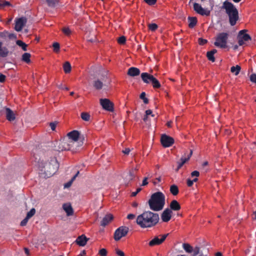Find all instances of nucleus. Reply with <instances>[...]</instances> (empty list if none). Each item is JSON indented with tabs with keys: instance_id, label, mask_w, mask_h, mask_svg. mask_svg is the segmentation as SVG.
I'll use <instances>...</instances> for the list:
<instances>
[{
	"instance_id": "nucleus-20",
	"label": "nucleus",
	"mask_w": 256,
	"mask_h": 256,
	"mask_svg": "<svg viewBox=\"0 0 256 256\" xmlns=\"http://www.w3.org/2000/svg\"><path fill=\"white\" fill-rule=\"evenodd\" d=\"M3 43L0 42V58H6L9 54L8 48L6 46H2Z\"/></svg>"
},
{
	"instance_id": "nucleus-2",
	"label": "nucleus",
	"mask_w": 256,
	"mask_h": 256,
	"mask_svg": "<svg viewBox=\"0 0 256 256\" xmlns=\"http://www.w3.org/2000/svg\"><path fill=\"white\" fill-rule=\"evenodd\" d=\"M159 216L150 211H146L138 216L136 222L142 228H150L155 226L159 221Z\"/></svg>"
},
{
	"instance_id": "nucleus-52",
	"label": "nucleus",
	"mask_w": 256,
	"mask_h": 256,
	"mask_svg": "<svg viewBox=\"0 0 256 256\" xmlns=\"http://www.w3.org/2000/svg\"><path fill=\"white\" fill-rule=\"evenodd\" d=\"M148 5L152 6L155 4L156 0H144Z\"/></svg>"
},
{
	"instance_id": "nucleus-55",
	"label": "nucleus",
	"mask_w": 256,
	"mask_h": 256,
	"mask_svg": "<svg viewBox=\"0 0 256 256\" xmlns=\"http://www.w3.org/2000/svg\"><path fill=\"white\" fill-rule=\"evenodd\" d=\"M141 190H142V188H137V190H136V192H132V193L131 196H136V194H138L140 192V191H141Z\"/></svg>"
},
{
	"instance_id": "nucleus-53",
	"label": "nucleus",
	"mask_w": 256,
	"mask_h": 256,
	"mask_svg": "<svg viewBox=\"0 0 256 256\" xmlns=\"http://www.w3.org/2000/svg\"><path fill=\"white\" fill-rule=\"evenodd\" d=\"M116 252L119 256H125L124 253L119 249H116Z\"/></svg>"
},
{
	"instance_id": "nucleus-24",
	"label": "nucleus",
	"mask_w": 256,
	"mask_h": 256,
	"mask_svg": "<svg viewBox=\"0 0 256 256\" xmlns=\"http://www.w3.org/2000/svg\"><path fill=\"white\" fill-rule=\"evenodd\" d=\"M62 144L64 147V150H71L72 144H74V142L72 141L63 140L62 141Z\"/></svg>"
},
{
	"instance_id": "nucleus-14",
	"label": "nucleus",
	"mask_w": 256,
	"mask_h": 256,
	"mask_svg": "<svg viewBox=\"0 0 256 256\" xmlns=\"http://www.w3.org/2000/svg\"><path fill=\"white\" fill-rule=\"evenodd\" d=\"M80 133L78 130H74L68 134V136L70 139V141H72L75 143L78 139Z\"/></svg>"
},
{
	"instance_id": "nucleus-62",
	"label": "nucleus",
	"mask_w": 256,
	"mask_h": 256,
	"mask_svg": "<svg viewBox=\"0 0 256 256\" xmlns=\"http://www.w3.org/2000/svg\"><path fill=\"white\" fill-rule=\"evenodd\" d=\"M135 218V215L132 214H128L127 216V218L129 220H133Z\"/></svg>"
},
{
	"instance_id": "nucleus-38",
	"label": "nucleus",
	"mask_w": 256,
	"mask_h": 256,
	"mask_svg": "<svg viewBox=\"0 0 256 256\" xmlns=\"http://www.w3.org/2000/svg\"><path fill=\"white\" fill-rule=\"evenodd\" d=\"M90 117V114L88 112H83L81 114V118L84 121H89Z\"/></svg>"
},
{
	"instance_id": "nucleus-18",
	"label": "nucleus",
	"mask_w": 256,
	"mask_h": 256,
	"mask_svg": "<svg viewBox=\"0 0 256 256\" xmlns=\"http://www.w3.org/2000/svg\"><path fill=\"white\" fill-rule=\"evenodd\" d=\"M62 208L66 213L68 216H72L74 214L73 208L70 204H64Z\"/></svg>"
},
{
	"instance_id": "nucleus-60",
	"label": "nucleus",
	"mask_w": 256,
	"mask_h": 256,
	"mask_svg": "<svg viewBox=\"0 0 256 256\" xmlns=\"http://www.w3.org/2000/svg\"><path fill=\"white\" fill-rule=\"evenodd\" d=\"M148 178L145 177V178H144V180L142 181V182L141 186H146L148 184Z\"/></svg>"
},
{
	"instance_id": "nucleus-26",
	"label": "nucleus",
	"mask_w": 256,
	"mask_h": 256,
	"mask_svg": "<svg viewBox=\"0 0 256 256\" xmlns=\"http://www.w3.org/2000/svg\"><path fill=\"white\" fill-rule=\"evenodd\" d=\"M216 52L217 50L216 49H213L210 51L206 53V56L208 58V59L212 62H214L215 61V58L214 56V54Z\"/></svg>"
},
{
	"instance_id": "nucleus-19",
	"label": "nucleus",
	"mask_w": 256,
	"mask_h": 256,
	"mask_svg": "<svg viewBox=\"0 0 256 256\" xmlns=\"http://www.w3.org/2000/svg\"><path fill=\"white\" fill-rule=\"evenodd\" d=\"M6 119L8 121H13L15 120V114L14 113L13 111L10 110V108H6Z\"/></svg>"
},
{
	"instance_id": "nucleus-28",
	"label": "nucleus",
	"mask_w": 256,
	"mask_h": 256,
	"mask_svg": "<svg viewBox=\"0 0 256 256\" xmlns=\"http://www.w3.org/2000/svg\"><path fill=\"white\" fill-rule=\"evenodd\" d=\"M61 0H46L47 5L52 8H54L58 5Z\"/></svg>"
},
{
	"instance_id": "nucleus-41",
	"label": "nucleus",
	"mask_w": 256,
	"mask_h": 256,
	"mask_svg": "<svg viewBox=\"0 0 256 256\" xmlns=\"http://www.w3.org/2000/svg\"><path fill=\"white\" fill-rule=\"evenodd\" d=\"M76 177H72V179L69 182H68L64 184V188H70L72 186L73 182L76 179Z\"/></svg>"
},
{
	"instance_id": "nucleus-32",
	"label": "nucleus",
	"mask_w": 256,
	"mask_h": 256,
	"mask_svg": "<svg viewBox=\"0 0 256 256\" xmlns=\"http://www.w3.org/2000/svg\"><path fill=\"white\" fill-rule=\"evenodd\" d=\"M182 248L186 252L191 253L192 252L193 248L188 244H183Z\"/></svg>"
},
{
	"instance_id": "nucleus-48",
	"label": "nucleus",
	"mask_w": 256,
	"mask_h": 256,
	"mask_svg": "<svg viewBox=\"0 0 256 256\" xmlns=\"http://www.w3.org/2000/svg\"><path fill=\"white\" fill-rule=\"evenodd\" d=\"M193 254H192V256H196L200 253V248L198 246H196L194 248H193L192 250Z\"/></svg>"
},
{
	"instance_id": "nucleus-31",
	"label": "nucleus",
	"mask_w": 256,
	"mask_h": 256,
	"mask_svg": "<svg viewBox=\"0 0 256 256\" xmlns=\"http://www.w3.org/2000/svg\"><path fill=\"white\" fill-rule=\"evenodd\" d=\"M241 68L240 66L236 65V66H233L230 68V72L234 74V75L237 76L240 72Z\"/></svg>"
},
{
	"instance_id": "nucleus-58",
	"label": "nucleus",
	"mask_w": 256,
	"mask_h": 256,
	"mask_svg": "<svg viewBox=\"0 0 256 256\" xmlns=\"http://www.w3.org/2000/svg\"><path fill=\"white\" fill-rule=\"evenodd\" d=\"M187 185L188 186L190 187L193 184V182L192 180L188 178L186 180Z\"/></svg>"
},
{
	"instance_id": "nucleus-34",
	"label": "nucleus",
	"mask_w": 256,
	"mask_h": 256,
	"mask_svg": "<svg viewBox=\"0 0 256 256\" xmlns=\"http://www.w3.org/2000/svg\"><path fill=\"white\" fill-rule=\"evenodd\" d=\"M150 84H152L154 88H158L161 86V84L159 81L154 77L152 80Z\"/></svg>"
},
{
	"instance_id": "nucleus-44",
	"label": "nucleus",
	"mask_w": 256,
	"mask_h": 256,
	"mask_svg": "<svg viewBox=\"0 0 256 256\" xmlns=\"http://www.w3.org/2000/svg\"><path fill=\"white\" fill-rule=\"evenodd\" d=\"M52 46L54 52H58L60 51V46L58 42H54L52 44Z\"/></svg>"
},
{
	"instance_id": "nucleus-59",
	"label": "nucleus",
	"mask_w": 256,
	"mask_h": 256,
	"mask_svg": "<svg viewBox=\"0 0 256 256\" xmlns=\"http://www.w3.org/2000/svg\"><path fill=\"white\" fill-rule=\"evenodd\" d=\"M130 152V148H126L124 150H122V153L125 154H128Z\"/></svg>"
},
{
	"instance_id": "nucleus-61",
	"label": "nucleus",
	"mask_w": 256,
	"mask_h": 256,
	"mask_svg": "<svg viewBox=\"0 0 256 256\" xmlns=\"http://www.w3.org/2000/svg\"><path fill=\"white\" fill-rule=\"evenodd\" d=\"M200 172L198 170H194L191 173V176H199Z\"/></svg>"
},
{
	"instance_id": "nucleus-7",
	"label": "nucleus",
	"mask_w": 256,
	"mask_h": 256,
	"mask_svg": "<svg viewBox=\"0 0 256 256\" xmlns=\"http://www.w3.org/2000/svg\"><path fill=\"white\" fill-rule=\"evenodd\" d=\"M160 142L164 148H168L172 146L174 143V139L166 134H162L160 138Z\"/></svg>"
},
{
	"instance_id": "nucleus-4",
	"label": "nucleus",
	"mask_w": 256,
	"mask_h": 256,
	"mask_svg": "<svg viewBox=\"0 0 256 256\" xmlns=\"http://www.w3.org/2000/svg\"><path fill=\"white\" fill-rule=\"evenodd\" d=\"M222 8L224 9L228 16L229 22L231 26H234L239 19L238 12L234 4L228 1L223 2Z\"/></svg>"
},
{
	"instance_id": "nucleus-10",
	"label": "nucleus",
	"mask_w": 256,
	"mask_h": 256,
	"mask_svg": "<svg viewBox=\"0 0 256 256\" xmlns=\"http://www.w3.org/2000/svg\"><path fill=\"white\" fill-rule=\"evenodd\" d=\"M194 10L202 16H208L210 14V10L202 8L200 4L196 2L194 4Z\"/></svg>"
},
{
	"instance_id": "nucleus-13",
	"label": "nucleus",
	"mask_w": 256,
	"mask_h": 256,
	"mask_svg": "<svg viewBox=\"0 0 256 256\" xmlns=\"http://www.w3.org/2000/svg\"><path fill=\"white\" fill-rule=\"evenodd\" d=\"M172 212L168 208L165 209L161 215V218L163 222H168L172 218Z\"/></svg>"
},
{
	"instance_id": "nucleus-33",
	"label": "nucleus",
	"mask_w": 256,
	"mask_h": 256,
	"mask_svg": "<svg viewBox=\"0 0 256 256\" xmlns=\"http://www.w3.org/2000/svg\"><path fill=\"white\" fill-rule=\"evenodd\" d=\"M170 192L174 196H176L179 192L178 188L176 185L173 184L170 187Z\"/></svg>"
},
{
	"instance_id": "nucleus-27",
	"label": "nucleus",
	"mask_w": 256,
	"mask_h": 256,
	"mask_svg": "<svg viewBox=\"0 0 256 256\" xmlns=\"http://www.w3.org/2000/svg\"><path fill=\"white\" fill-rule=\"evenodd\" d=\"M103 86V82L99 79H97L93 82V86L97 90H101Z\"/></svg>"
},
{
	"instance_id": "nucleus-12",
	"label": "nucleus",
	"mask_w": 256,
	"mask_h": 256,
	"mask_svg": "<svg viewBox=\"0 0 256 256\" xmlns=\"http://www.w3.org/2000/svg\"><path fill=\"white\" fill-rule=\"evenodd\" d=\"M192 150H190V152L188 153V152H186L184 153V156H182L180 158V162H178V168L177 170L180 168L184 163L186 162V161H188L190 156H192Z\"/></svg>"
},
{
	"instance_id": "nucleus-54",
	"label": "nucleus",
	"mask_w": 256,
	"mask_h": 256,
	"mask_svg": "<svg viewBox=\"0 0 256 256\" xmlns=\"http://www.w3.org/2000/svg\"><path fill=\"white\" fill-rule=\"evenodd\" d=\"M29 218H27V217H26L20 222L21 226H24L26 224Z\"/></svg>"
},
{
	"instance_id": "nucleus-57",
	"label": "nucleus",
	"mask_w": 256,
	"mask_h": 256,
	"mask_svg": "<svg viewBox=\"0 0 256 256\" xmlns=\"http://www.w3.org/2000/svg\"><path fill=\"white\" fill-rule=\"evenodd\" d=\"M5 80H6V76L4 74L0 73V82H3L5 81Z\"/></svg>"
},
{
	"instance_id": "nucleus-63",
	"label": "nucleus",
	"mask_w": 256,
	"mask_h": 256,
	"mask_svg": "<svg viewBox=\"0 0 256 256\" xmlns=\"http://www.w3.org/2000/svg\"><path fill=\"white\" fill-rule=\"evenodd\" d=\"M238 43L239 46H242L244 44V41L243 40L242 38H240L239 37Z\"/></svg>"
},
{
	"instance_id": "nucleus-5",
	"label": "nucleus",
	"mask_w": 256,
	"mask_h": 256,
	"mask_svg": "<svg viewBox=\"0 0 256 256\" xmlns=\"http://www.w3.org/2000/svg\"><path fill=\"white\" fill-rule=\"evenodd\" d=\"M228 34L226 32H221L218 34L214 42L215 46L222 48H227V40Z\"/></svg>"
},
{
	"instance_id": "nucleus-36",
	"label": "nucleus",
	"mask_w": 256,
	"mask_h": 256,
	"mask_svg": "<svg viewBox=\"0 0 256 256\" xmlns=\"http://www.w3.org/2000/svg\"><path fill=\"white\" fill-rule=\"evenodd\" d=\"M54 150L58 152H61L64 150L62 141L56 142V144L54 145Z\"/></svg>"
},
{
	"instance_id": "nucleus-42",
	"label": "nucleus",
	"mask_w": 256,
	"mask_h": 256,
	"mask_svg": "<svg viewBox=\"0 0 256 256\" xmlns=\"http://www.w3.org/2000/svg\"><path fill=\"white\" fill-rule=\"evenodd\" d=\"M36 213V210L34 208H32L30 211H29L27 214L26 217H27V218H32Z\"/></svg>"
},
{
	"instance_id": "nucleus-37",
	"label": "nucleus",
	"mask_w": 256,
	"mask_h": 256,
	"mask_svg": "<svg viewBox=\"0 0 256 256\" xmlns=\"http://www.w3.org/2000/svg\"><path fill=\"white\" fill-rule=\"evenodd\" d=\"M16 44L18 46H20L23 50H24V51L27 50L26 48H27L28 45L26 44H25L24 42L20 40H18L16 42Z\"/></svg>"
},
{
	"instance_id": "nucleus-30",
	"label": "nucleus",
	"mask_w": 256,
	"mask_h": 256,
	"mask_svg": "<svg viewBox=\"0 0 256 256\" xmlns=\"http://www.w3.org/2000/svg\"><path fill=\"white\" fill-rule=\"evenodd\" d=\"M63 68L66 74L70 73L72 70L70 64L68 62H66L64 64Z\"/></svg>"
},
{
	"instance_id": "nucleus-45",
	"label": "nucleus",
	"mask_w": 256,
	"mask_h": 256,
	"mask_svg": "<svg viewBox=\"0 0 256 256\" xmlns=\"http://www.w3.org/2000/svg\"><path fill=\"white\" fill-rule=\"evenodd\" d=\"M160 182V177H158L152 180V182L154 186H159Z\"/></svg>"
},
{
	"instance_id": "nucleus-51",
	"label": "nucleus",
	"mask_w": 256,
	"mask_h": 256,
	"mask_svg": "<svg viewBox=\"0 0 256 256\" xmlns=\"http://www.w3.org/2000/svg\"><path fill=\"white\" fill-rule=\"evenodd\" d=\"M62 32L65 34L67 36H68L71 34V30L68 28H64L62 29Z\"/></svg>"
},
{
	"instance_id": "nucleus-40",
	"label": "nucleus",
	"mask_w": 256,
	"mask_h": 256,
	"mask_svg": "<svg viewBox=\"0 0 256 256\" xmlns=\"http://www.w3.org/2000/svg\"><path fill=\"white\" fill-rule=\"evenodd\" d=\"M140 98L143 100L144 104H147L148 103V100L146 97V93L142 92L140 96Z\"/></svg>"
},
{
	"instance_id": "nucleus-9",
	"label": "nucleus",
	"mask_w": 256,
	"mask_h": 256,
	"mask_svg": "<svg viewBox=\"0 0 256 256\" xmlns=\"http://www.w3.org/2000/svg\"><path fill=\"white\" fill-rule=\"evenodd\" d=\"M100 102L102 108L108 111L113 112L114 104L108 98H101Z\"/></svg>"
},
{
	"instance_id": "nucleus-15",
	"label": "nucleus",
	"mask_w": 256,
	"mask_h": 256,
	"mask_svg": "<svg viewBox=\"0 0 256 256\" xmlns=\"http://www.w3.org/2000/svg\"><path fill=\"white\" fill-rule=\"evenodd\" d=\"M88 240V238L85 235L82 234L78 237L75 242L78 246H84L86 244Z\"/></svg>"
},
{
	"instance_id": "nucleus-6",
	"label": "nucleus",
	"mask_w": 256,
	"mask_h": 256,
	"mask_svg": "<svg viewBox=\"0 0 256 256\" xmlns=\"http://www.w3.org/2000/svg\"><path fill=\"white\" fill-rule=\"evenodd\" d=\"M129 228L126 226H121L117 228L114 233V239L119 240L125 236L128 233Z\"/></svg>"
},
{
	"instance_id": "nucleus-11",
	"label": "nucleus",
	"mask_w": 256,
	"mask_h": 256,
	"mask_svg": "<svg viewBox=\"0 0 256 256\" xmlns=\"http://www.w3.org/2000/svg\"><path fill=\"white\" fill-rule=\"evenodd\" d=\"M168 235V234H166L164 235H160L159 236H160V238H159L158 236H155L152 240L149 242V246H153L162 244L165 240Z\"/></svg>"
},
{
	"instance_id": "nucleus-35",
	"label": "nucleus",
	"mask_w": 256,
	"mask_h": 256,
	"mask_svg": "<svg viewBox=\"0 0 256 256\" xmlns=\"http://www.w3.org/2000/svg\"><path fill=\"white\" fill-rule=\"evenodd\" d=\"M30 56L31 55L30 53H24L22 56V60L26 62L27 64L30 63Z\"/></svg>"
},
{
	"instance_id": "nucleus-43",
	"label": "nucleus",
	"mask_w": 256,
	"mask_h": 256,
	"mask_svg": "<svg viewBox=\"0 0 256 256\" xmlns=\"http://www.w3.org/2000/svg\"><path fill=\"white\" fill-rule=\"evenodd\" d=\"M148 28L152 32H154L158 28L156 24H148Z\"/></svg>"
},
{
	"instance_id": "nucleus-64",
	"label": "nucleus",
	"mask_w": 256,
	"mask_h": 256,
	"mask_svg": "<svg viewBox=\"0 0 256 256\" xmlns=\"http://www.w3.org/2000/svg\"><path fill=\"white\" fill-rule=\"evenodd\" d=\"M146 114L148 116L151 114L152 116H154V115L152 114V111L150 110H148L146 111Z\"/></svg>"
},
{
	"instance_id": "nucleus-47",
	"label": "nucleus",
	"mask_w": 256,
	"mask_h": 256,
	"mask_svg": "<svg viewBox=\"0 0 256 256\" xmlns=\"http://www.w3.org/2000/svg\"><path fill=\"white\" fill-rule=\"evenodd\" d=\"M107 250L106 248H102L99 250L98 254L100 256H106L107 255Z\"/></svg>"
},
{
	"instance_id": "nucleus-46",
	"label": "nucleus",
	"mask_w": 256,
	"mask_h": 256,
	"mask_svg": "<svg viewBox=\"0 0 256 256\" xmlns=\"http://www.w3.org/2000/svg\"><path fill=\"white\" fill-rule=\"evenodd\" d=\"M118 42L120 44H124L126 42V38L124 36H121L118 38Z\"/></svg>"
},
{
	"instance_id": "nucleus-39",
	"label": "nucleus",
	"mask_w": 256,
	"mask_h": 256,
	"mask_svg": "<svg viewBox=\"0 0 256 256\" xmlns=\"http://www.w3.org/2000/svg\"><path fill=\"white\" fill-rule=\"evenodd\" d=\"M10 6V2L4 0H0V9H2Z\"/></svg>"
},
{
	"instance_id": "nucleus-17",
	"label": "nucleus",
	"mask_w": 256,
	"mask_h": 256,
	"mask_svg": "<svg viewBox=\"0 0 256 256\" xmlns=\"http://www.w3.org/2000/svg\"><path fill=\"white\" fill-rule=\"evenodd\" d=\"M140 69L136 67H130L127 72V74L132 77L140 75Z\"/></svg>"
},
{
	"instance_id": "nucleus-3",
	"label": "nucleus",
	"mask_w": 256,
	"mask_h": 256,
	"mask_svg": "<svg viewBox=\"0 0 256 256\" xmlns=\"http://www.w3.org/2000/svg\"><path fill=\"white\" fill-rule=\"evenodd\" d=\"M151 210L158 212L163 209L165 204V196L160 192L154 193L148 201Z\"/></svg>"
},
{
	"instance_id": "nucleus-8",
	"label": "nucleus",
	"mask_w": 256,
	"mask_h": 256,
	"mask_svg": "<svg viewBox=\"0 0 256 256\" xmlns=\"http://www.w3.org/2000/svg\"><path fill=\"white\" fill-rule=\"evenodd\" d=\"M26 22L27 18L26 17L22 16L16 18L15 19L14 30L17 32L21 31Z\"/></svg>"
},
{
	"instance_id": "nucleus-56",
	"label": "nucleus",
	"mask_w": 256,
	"mask_h": 256,
	"mask_svg": "<svg viewBox=\"0 0 256 256\" xmlns=\"http://www.w3.org/2000/svg\"><path fill=\"white\" fill-rule=\"evenodd\" d=\"M56 124L55 122H50V126L52 130H56Z\"/></svg>"
},
{
	"instance_id": "nucleus-16",
	"label": "nucleus",
	"mask_w": 256,
	"mask_h": 256,
	"mask_svg": "<svg viewBox=\"0 0 256 256\" xmlns=\"http://www.w3.org/2000/svg\"><path fill=\"white\" fill-rule=\"evenodd\" d=\"M154 78V76L152 75L148 72H142L141 74V78L142 81L144 83L147 84H150Z\"/></svg>"
},
{
	"instance_id": "nucleus-21",
	"label": "nucleus",
	"mask_w": 256,
	"mask_h": 256,
	"mask_svg": "<svg viewBox=\"0 0 256 256\" xmlns=\"http://www.w3.org/2000/svg\"><path fill=\"white\" fill-rule=\"evenodd\" d=\"M82 166H83V165L76 166L73 168L71 170L70 174H72V176H78V174H84L83 172H81L82 170L80 168V167Z\"/></svg>"
},
{
	"instance_id": "nucleus-49",
	"label": "nucleus",
	"mask_w": 256,
	"mask_h": 256,
	"mask_svg": "<svg viewBox=\"0 0 256 256\" xmlns=\"http://www.w3.org/2000/svg\"><path fill=\"white\" fill-rule=\"evenodd\" d=\"M250 80L256 84V74H252L250 76Z\"/></svg>"
},
{
	"instance_id": "nucleus-29",
	"label": "nucleus",
	"mask_w": 256,
	"mask_h": 256,
	"mask_svg": "<svg viewBox=\"0 0 256 256\" xmlns=\"http://www.w3.org/2000/svg\"><path fill=\"white\" fill-rule=\"evenodd\" d=\"M245 30H242L239 32V34H241L240 38L244 42H247L251 39L250 36L247 34H244Z\"/></svg>"
},
{
	"instance_id": "nucleus-50",
	"label": "nucleus",
	"mask_w": 256,
	"mask_h": 256,
	"mask_svg": "<svg viewBox=\"0 0 256 256\" xmlns=\"http://www.w3.org/2000/svg\"><path fill=\"white\" fill-rule=\"evenodd\" d=\"M198 42L200 45L202 46L206 44L208 42V40L202 38H199L198 40Z\"/></svg>"
},
{
	"instance_id": "nucleus-25",
	"label": "nucleus",
	"mask_w": 256,
	"mask_h": 256,
	"mask_svg": "<svg viewBox=\"0 0 256 256\" xmlns=\"http://www.w3.org/2000/svg\"><path fill=\"white\" fill-rule=\"evenodd\" d=\"M188 26L190 28H193L196 24L198 20L196 17L188 16Z\"/></svg>"
},
{
	"instance_id": "nucleus-22",
	"label": "nucleus",
	"mask_w": 256,
	"mask_h": 256,
	"mask_svg": "<svg viewBox=\"0 0 256 256\" xmlns=\"http://www.w3.org/2000/svg\"><path fill=\"white\" fill-rule=\"evenodd\" d=\"M170 210L178 211L180 209V205L176 200H172L170 204Z\"/></svg>"
},
{
	"instance_id": "nucleus-23",
	"label": "nucleus",
	"mask_w": 256,
	"mask_h": 256,
	"mask_svg": "<svg viewBox=\"0 0 256 256\" xmlns=\"http://www.w3.org/2000/svg\"><path fill=\"white\" fill-rule=\"evenodd\" d=\"M113 216L112 214H109L106 215L102 220L100 222V225L102 226H106L112 220Z\"/></svg>"
},
{
	"instance_id": "nucleus-1",
	"label": "nucleus",
	"mask_w": 256,
	"mask_h": 256,
	"mask_svg": "<svg viewBox=\"0 0 256 256\" xmlns=\"http://www.w3.org/2000/svg\"><path fill=\"white\" fill-rule=\"evenodd\" d=\"M32 162L38 168L39 176H53L59 168V163L56 157L51 158L48 163L45 164L44 157L45 154L40 147H36L32 150Z\"/></svg>"
}]
</instances>
